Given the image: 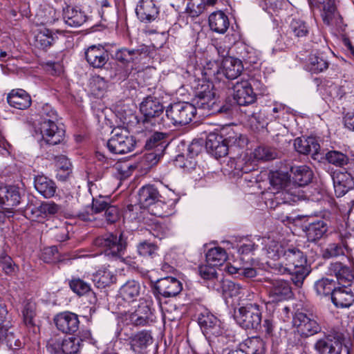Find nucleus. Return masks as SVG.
<instances>
[{
  "label": "nucleus",
  "mask_w": 354,
  "mask_h": 354,
  "mask_svg": "<svg viewBox=\"0 0 354 354\" xmlns=\"http://www.w3.org/2000/svg\"><path fill=\"white\" fill-rule=\"evenodd\" d=\"M92 281L98 288H104L115 283L116 275L108 267H102L93 274Z\"/></svg>",
  "instance_id": "nucleus-38"
},
{
  "label": "nucleus",
  "mask_w": 354,
  "mask_h": 354,
  "mask_svg": "<svg viewBox=\"0 0 354 354\" xmlns=\"http://www.w3.org/2000/svg\"><path fill=\"white\" fill-rule=\"evenodd\" d=\"M56 167L57 169V178L59 180H66L72 171L71 163L64 156L57 158Z\"/></svg>",
  "instance_id": "nucleus-55"
},
{
  "label": "nucleus",
  "mask_w": 354,
  "mask_h": 354,
  "mask_svg": "<svg viewBox=\"0 0 354 354\" xmlns=\"http://www.w3.org/2000/svg\"><path fill=\"white\" fill-rule=\"evenodd\" d=\"M333 179L337 197L343 196L354 186L353 178L350 174H339Z\"/></svg>",
  "instance_id": "nucleus-40"
},
{
  "label": "nucleus",
  "mask_w": 354,
  "mask_h": 354,
  "mask_svg": "<svg viewBox=\"0 0 354 354\" xmlns=\"http://www.w3.org/2000/svg\"><path fill=\"white\" fill-rule=\"evenodd\" d=\"M293 324L299 335L303 338H307L319 333L322 326L317 317L312 313L297 311L293 317Z\"/></svg>",
  "instance_id": "nucleus-7"
},
{
  "label": "nucleus",
  "mask_w": 354,
  "mask_h": 354,
  "mask_svg": "<svg viewBox=\"0 0 354 354\" xmlns=\"http://www.w3.org/2000/svg\"><path fill=\"white\" fill-rule=\"evenodd\" d=\"M265 351L264 342L259 337H252L245 339L239 344V348L227 354H264Z\"/></svg>",
  "instance_id": "nucleus-27"
},
{
  "label": "nucleus",
  "mask_w": 354,
  "mask_h": 354,
  "mask_svg": "<svg viewBox=\"0 0 354 354\" xmlns=\"http://www.w3.org/2000/svg\"><path fill=\"white\" fill-rule=\"evenodd\" d=\"M153 343V337L149 330H143L132 335L129 338L131 349L136 353H141Z\"/></svg>",
  "instance_id": "nucleus-30"
},
{
  "label": "nucleus",
  "mask_w": 354,
  "mask_h": 354,
  "mask_svg": "<svg viewBox=\"0 0 354 354\" xmlns=\"http://www.w3.org/2000/svg\"><path fill=\"white\" fill-rule=\"evenodd\" d=\"M262 311L257 304H248L239 309L237 319L245 329H258L261 326Z\"/></svg>",
  "instance_id": "nucleus-10"
},
{
  "label": "nucleus",
  "mask_w": 354,
  "mask_h": 354,
  "mask_svg": "<svg viewBox=\"0 0 354 354\" xmlns=\"http://www.w3.org/2000/svg\"><path fill=\"white\" fill-rule=\"evenodd\" d=\"M326 159L329 163L336 167H343L349 161V158L346 154L337 151H330L326 153Z\"/></svg>",
  "instance_id": "nucleus-62"
},
{
  "label": "nucleus",
  "mask_w": 354,
  "mask_h": 354,
  "mask_svg": "<svg viewBox=\"0 0 354 354\" xmlns=\"http://www.w3.org/2000/svg\"><path fill=\"white\" fill-rule=\"evenodd\" d=\"M232 248L236 249L241 256L253 254L258 245L249 236H237L232 239Z\"/></svg>",
  "instance_id": "nucleus-37"
},
{
  "label": "nucleus",
  "mask_w": 354,
  "mask_h": 354,
  "mask_svg": "<svg viewBox=\"0 0 354 354\" xmlns=\"http://www.w3.org/2000/svg\"><path fill=\"white\" fill-rule=\"evenodd\" d=\"M136 144V139L132 135L115 134L108 140L106 145L113 153H126L133 151Z\"/></svg>",
  "instance_id": "nucleus-16"
},
{
  "label": "nucleus",
  "mask_w": 354,
  "mask_h": 354,
  "mask_svg": "<svg viewBox=\"0 0 354 354\" xmlns=\"http://www.w3.org/2000/svg\"><path fill=\"white\" fill-rule=\"evenodd\" d=\"M270 267L279 274L292 275L293 283L300 287L310 270L307 264L306 255L298 248L290 247L286 249L281 261L268 263Z\"/></svg>",
  "instance_id": "nucleus-1"
},
{
  "label": "nucleus",
  "mask_w": 354,
  "mask_h": 354,
  "mask_svg": "<svg viewBox=\"0 0 354 354\" xmlns=\"http://www.w3.org/2000/svg\"><path fill=\"white\" fill-rule=\"evenodd\" d=\"M140 110L145 117L142 124L147 129L149 124L156 125L157 118L162 113L164 107L158 99L149 96L141 102Z\"/></svg>",
  "instance_id": "nucleus-14"
},
{
  "label": "nucleus",
  "mask_w": 354,
  "mask_h": 354,
  "mask_svg": "<svg viewBox=\"0 0 354 354\" xmlns=\"http://www.w3.org/2000/svg\"><path fill=\"white\" fill-rule=\"evenodd\" d=\"M183 290L182 283L175 277H166L158 279L154 286V294L164 297H171L178 295Z\"/></svg>",
  "instance_id": "nucleus-18"
},
{
  "label": "nucleus",
  "mask_w": 354,
  "mask_h": 354,
  "mask_svg": "<svg viewBox=\"0 0 354 354\" xmlns=\"http://www.w3.org/2000/svg\"><path fill=\"white\" fill-rule=\"evenodd\" d=\"M328 228V223L324 220L309 223L305 230L308 240L313 242L320 239L326 234Z\"/></svg>",
  "instance_id": "nucleus-41"
},
{
  "label": "nucleus",
  "mask_w": 354,
  "mask_h": 354,
  "mask_svg": "<svg viewBox=\"0 0 354 354\" xmlns=\"http://www.w3.org/2000/svg\"><path fill=\"white\" fill-rule=\"evenodd\" d=\"M239 55L245 64L253 66L259 61V54L253 47L242 44L240 47Z\"/></svg>",
  "instance_id": "nucleus-49"
},
{
  "label": "nucleus",
  "mask_w": 354,
  "mask_h": 354,
  "mask_svg": "<svg viewBox=\"0 0 354 354\" xmlns=\"http://www.w3.org/2000/svg\"><path fill=\"white\" fill-rule=\"evenodd\" d=\"M166 136L167 134H153L150 138L147 140L145 149L148 150L156 149V151H164L169 144L166 139Z\"/></svg>",
  "instance_id": "nucleus-50"
},
{
  "label": "nucleus",
  "mask_w": 354,
  "mask_h": 354,
  "mask_svg": "<svg viewBox=\"0 0 354 354\" xmlns=\"http://www.w3.org/2000/svg\"><path fill=\"white\" fill-rule=\"evenodd\" d=\"M71 290L78 296H83L91 291L90 283L77 277H73L68 281Z\"/></svg>",
  "instance_id": "nucleus-56"
},
{
  "label": "nucleus",
  "mask_w": 354,
  "mask_h": 354,
  "mask_svg": "<svg viewBox=\"0 0 354 354\" xmlns=\"http://www.w3.org/2000/svg\"><path fill=\"white\" fill-rule=\"evenodd\" d=\"M139 255L143 257L153 258L157 255L158 246L149 241H143L137 245Z\"/></svg>",
  "instance_id": "nucleus-61"
},
{
  "label": "nucleus",
  "mask_w": 354,
  "mask_h": 354,
  "mask_svg": "<svg viewBox=\"0 0 354 354\" xmlns=\"http://www.w3.org/2000/svg\"><path fill=\"white\" fill-rule=\"evenodd\" d=\"M221 70L227 79L234 80L239 77L243 72V64L240 59L232 57H225L222 62V67H217L216 73L213 71L215 78L218 79V75L220 74Z\"/></svg>",
  "instance_id": "nucleus-20"
},
{
  "label": "nucleus",
  "mask_w": 354,
  "mask_h": 354,
  "mask_svg": "<svg viewBox=\"0 0 354 354\" xmlns=\"http://www.w3.org/2000/svg\"><path fill=\"white\" fill-rule=\"evenodd\" d=\"M109 205L107 198L100 196L97 198H93L91 208L88 207V209L80 211L77 216L84 221H93L96 219L94 214L104 212Z\"/></svg>",
  "instance_id": "nucleus-29"
},
{
  "label": "nucleus",
  "mask_w": 354,
  "mask_h": 354,
  "mask_svg": "<svg viewBox=\"0 0 354 354\" xmlns=\"http://www.w3.org/2000/svg\"><path fill=\"white\" fill-rule=\"evenodd\" d=\"M227 259L225 250L221 247L209 249L206 254V261L212 266H222Z\"/></svg>",
  "instance_id": "nucleus-45"
},
{
  "label": "nucleus",
  "mask_w": 354,
  "mask_h": 354,
  "mask_svg": "<svg viewBox=\"0 0 354 354\" xmlns=\"http://www.w3.org/2000/svg\"><path fill=\"white\" fill-rule=\"evenodd\" d=\"M104 217L107 224L115 223L120 218V210L118 206L110 204L104 211Z\"/></svg>",
  "instance_id": "nucleus-64"
},
{
  "label": "nucleus",
  "mask_w": 354,
  "mask_h": 354,
  "mask_svg": "<svg viewBox=\"0 0 354 354\" xmlns=\"http://www.w3.org/2000/svg\"><path fill=\"white\" fill-rule=\"evenodd\" d=\"M53 321L57 328L66 334H74L80 328L78 315L70 311H64L57 314Z\"/></svg>",
  "instance_id": "nucleus-17"
},
{
  "label": "nucleus",
  "mask_w": 354,
  "mask_h": 354,
  "mask_svg": "<svg viewBox=\"0 0 354 354\" xmlns=\"http://www.w3.org/2000/svg\"><path fill=\"white\" fill-rule=\"evenodd\" d=\"M186 1L185 12L191 17L195 18L208 10L205 0H185Z\"/></svg>",
  "instance_id": "nucleus-51"
},
{
  "label": "nucleus",
  "mask_w": 354,
  "mask_h": 354,
  "mask_svg": "<svg viewBox=\"0 0 354 354\" xmlns=\"http://www.w3.org/2000/svg\"><path fill=\"white\" fill-rule=\"evenodd\" d=\"M192 104L197 109L205 111L203 114L212 115L216 113H228V106L221 105L215 99L213 86L209 84H198L192 99Z\"/></svg>",
  "instance_id": "nucleus-2"
},
{
  "label": "nucleus",
  "mask_w": 354,
  "mask_h": 354,
  "mask_svg": "<svg viewBox=\"0 0 354 354\" xmlns=\"http://www.w3.org/2000/svg\"><path fill=\"white\" fill-rule=\"evenodd\" d=\"M328 271L330 275L336 277L339 285H350V283L354 279L353 269L340 261L331 263Z\"/></svg>",
  "instance_id": "nucleus-25"
},
{
  "label": "nucleus",
  "mask_w": 354,
  "mask_h": 354,
  "mask_svg": "<svg viewBox=\"0 0 354 354\" xmlns=\"http://www.w3.org/2000/svg\"><path fill=\"white\" fill-rule=\"evenodd\" d=\"M98 4L100 6L99 13L104 21L114 18L117 13V8L113 0H99Z\"/></svg>",
  "instance_id": "nucleus-54"
},
{
  "label": "nucleus",
  "mask_w": 354,
  "mask_h": 354,
  "mask_svg": "<svg viewBox=\"0 0 354 354\" xmlns=\"http://www.w3.org/2000/svg\"><path fill=\"white\" fill-rule=\"evenodd\" d=\"M344 335L338 331H333L318 339L313 348L317 354H341Z\"/></svg>",
  "instance_id": "nucleus-8"
},
{
  "label": "nucleus",
  "mask_w": 354,
  "mask_h": 354,
  "mask_svg": "<svg viewBox=\"0 0 354 354\" xmlns=\"http://www.w3.org/2000/svg\"><path fill=\"white\" fill-rule=\"evenodd\" d=\"M8 103L12 107L24 110L31 105L30 95L23 89H14L7 96Z\"/></svg>",
  "instance_id": "nucleus-34"
},
{
  "label": "nucleus",
  "mask_w": 354,
  "mask_h": 354,
  "mask_svg": "<svg viewBox=\"0 0 354 354\" xmlns=\"http://www.w3.org/2000/svg\"><path fill=\"white\" fill-rule=\"evenodd\" d=\"M254 79L238 81L234 86V99L239 106L251 104L256 101V95L253 91Z\"/></svg>",
  "instance_id": "nucleus-15"
},
{
  "label": "nucleus",
  "mask_w": 354,
  "mask_h": 354,
  "mask_svg": "<svg viewBox=\"0 0 354 354\" xmlns=\"http://www.w3.org/2000/svg\"><path fill=\"white\" fill-rule=\"evenodd\" d=\"M36 190L46 198L54 196L57 186L54 181L45 176H37L34 180Z\"/></svg>",
  "instance_id": "nucleus-36"
},
{
  "label": "nucleus",
  "mask_w": 354,
  "mask_h": 354,
  "mask_svg": "<svg viewBox=\"0 0 354 354\" xmlns=\"http://www.w3.org/2000/svg\"><path fill=\"white\" fill-rule=\"evenodd\" d=\"M294 146L295 149L300 153L313 155L317 154L320 149V145L315 137L312 135L309 136H302L295 140Z\"/></svg>",
  "instance_id": "nucleus-31"
},
{
  "label": "nucleus",
  "mask_w": 354,
  "mask_h": 354,
  "mask_svg": "<svg viewBox=\"0 0 354 354\" xmlns=\"http://www.w3.org/2000/svg\"><path fill=\"white\" fill-rule=\"evenodd\" d=\"M82 340L80 338L64 337L62 354H77L80 348Z\"/></svg>",
  "instance_id": "nucleus-58"
},
{
  "label": "nucleus",
  "mask_w": 354,
  "mask_h": 354,
  "mask_svg": "<svg viewBox=\"0 0 354 354\" xmlns=\"http://www.w3.org/2000/svg\"><path fill=\"white\" fill-rule=\"evenodd\" d=\"M0 268L8 275L14 274L18 270L12 258L5 252L0 254Z\"/></svg>",
  "instance_id": "nucleus-63"
},
{
  "label": "nucleus",
  "mask_w": 354,
  "mask_h": 354,
  "mask_svg": "<svg viewBox=\"0 0 354 354\" xmlns=\"http://www.w3.org/2000/svg\"><path fill=\"white\" fill-rule=\"evenodd\" d=\"M196 113V106L187 102L171 104L166 109V115L174 126L189 124Z\"/></svg>",
  "instance_id": "nucleus-6"
},
{
  "label": "nucleus",
  "mask_w": 354,
  "mask_h": 354,
  "mask_svg": "<svg viewBox=\"0 0 354 354\" xmlns=\"http://www.w3.org/2000/svg\"><path fill=\"white\" fill-rule=\"evenodd\" d=\"M310 32V28L307 22L300 19H292L286 32L287 37L290 38V40L287 41L286 45L294 44L293 39L300 41L301 39L306 38Z\"/></svg>",
  "instance_id": "nucleus-23"
},
{
  "label": "nucleus",
  "mask_w": 354,
  "mask_h": 354,
  "mask_svg": "<svg viewBox=\"0 0 354 354\" xmlns=\"http://www.w3.org/2000/svg\"><path fill=\"white\" fill-rule=\"evenodd\" d=\"M290 178L288 174L275 171L270 176V183L275 189L282 190L291 183Z\"/></svg>",
  "instance_id": "nucleus-59"
},
{
  "label": "nucleus",
  "mask_w": 354,
  "mask_h": 354,
  "mask_svg": "<svg viewBox=\"0 0 354 354\" xmlns=\"http://www.w3.org/2000/svg\"><path fill=\"white\" fill-rule=\"evenodd\" d=\"M208 22L210 30L219 34H224L230 26L228 17L221 10L211 13Z\"/></svg>",
  "instance_id": "nucleus-35"
},
{
  "label": "nucleus",
  "mask_w": 354,
  "mask_h": 354,
  "mask_svg": "<svg viewBox=\"0 0 354 354\" xmlns=\"http://www.w3.org/2000/svg\"><path fill=\"white\" fill-rule=\"evenodd\" d=\"M140 285L135 280H129L123 284L118 292V297L127 302L136 300L140 292Z\"/></svg>",
  "instance_id": "nucleus-39"
},
{
  "label": "nucleus",
  "mask_w": 354,
  "mask_h": 354,
  "mask_svg": "<svg viewBox=\"0 0 354 354\" xmlns=\"http://www.w3.org/2000/svg\"><path fill=\"white\" fill-rule=\"evenodd\" d=\"M84 55L88 64L95 68H103L109 59V52L101 44L90 46Z\"/></svg>",
  "instance_id": "nucleus-19"
},
{
  "label": "nucleus",
  "mask_w": 354,
  "mask_h": 354,
  "mask_svg": "<svg viewBox=\"0 0 354 354\" xmlns=\"http://www.w3.org/2000/svg\"><path fill=\"white\" fill-rule=\"evenodd\" d=\"M329 66V62L322 53H314L309 55L306 68L312 73H319L326 71Z\"/></svg>",
  "instance_id": "nucleus-42"
},
{
  "label": "nucleus",
  "mask_w": 354,
  "mask_h": 354,
  "mask_svg": "<svg viewBox=\"0 0 354 354\" xmlns=\"http://www.w3.org/2000/svg\"><path fill=\"white\" fill-rule=\"evenodd\" d=\"M264 245L267 257L274 262L281 261V256L286 251L282 244L274 240L267 239L264 241Z\"/></svg>",
  "instance_id": "nucleus-44"
},
{
  "label": "nucleus",
  "mask_w": 354,
  "mask_h": 354,
  "mask_svg": "<svg viewBox=\"0 0 354 354\" xmlns=\"http://www.w3.org/2000/svg\"><path fill=\"white\" fill-rule=\"evenodd\" d=\"M63 19L71 27H80L88 19L85 11L80 6H67L63 10Z\"/></svg>",
  "instance_id": "nucleus-26"
},
{
  "label": "nucleus",
  "mask_w": 354,
  "mask_h": 354,
  "mask_svg": "<svg viewBox=\"0 0 354 354\" xmlns=\"http://www.w3.org/2000/svg\"><path fill=\"white\" fill-rule=\"evenodd\" d=\"M21 196L18 187L15 186L0 187V205H4L7 208L18 205Z\"/></svg>",
  "instance_id": "nucleus-33"
},
{
  "label": "nucleus",
  "mask_w": 354,
  "mask_h": 354,
  "mask_svg": "<svg viewBox=\"0 0 354 354\" xmlns=\"http://www.w3.org/2000/svg\"><path fill=\"white\" fill-rule=\"evenodd\" d=\"M297 184L291 182L281 192H277L275 196L276 205L274 206V201H271V208L279 211L284 209L288 204L296 203L305 198V194L302 189Z\"/></svg>",
  "instance_id": "nucleus-11"
},
{
  "label": "nucleus",
  "mask_w": 354,
  "mask_h": 354,
  "mask_svg": "<svg viewBox=\"0 0 354 354\" xmlns=\"http://www.w3.org/2000/svg\"><path fill=\"white\" fill-rule=\"evenodd\" d=\"M349 286L348 284L337 286L331 297L336 307L348 308L354 303V292Z\"/></svg>",
  "instance_id": "nucleus-28"
},
{
  "label": "nucleus",
  "mask_w": 354,
  "mask_h": 354,
  "mask_svg": "<svg viewBox=\"0 0 354 354\" xmlns=\"http://www.w3.org/2000/svg\"><path fill=\"white\" fill-rule=\"evenodd\" d=\"M64 337L59 333H53L46 340V348L50 354H62Z\"/></svg>",
  "instance_id": "nucleus-57"
},
{
  "label": "nucleus",
  "mask_w": 354,
  "mask_h": 354,
  "mask_svg": "<svg viewBox=\"0 0 354 354\" xmlns=\"http://www.w3.org/2000/svg\"><path fill=\"white\" fill-rule=\"evenodd\" d=\"M290 177L292 178V183L297 184L299 187H304L311 182L313 172L306 165L295 166L290 169Z\"/></svg>",
  "instance_id": "nucleus-32"
},
{
  "label": "nucleus",
  "mask_w": 354,
  "mask_h": 354,
  "mask_svg": "<svg viewBox=\"0 0 354 354\" xmlns=\"http://www.w3.org/2000/svg\"><path fill=\"white\" fill-rule=\"evenodd\" d=\"M198 323L207 338L219 337L224 333L221 322L207 308H201L198 315Z\"/></svg>",
  "instance_id": "nucleus-9"
},
{
  "label": "nucleus",
  "mask_w": 354,
  "mask_h": 354,
  "mask_svg": "<svg viewBox=\"0 0 354 354\" xmlns=\"http://www.w3.org/2000/svg\"><path fill=\"white\" fill-rule=\"evenodd\" d=\"M160 154L156 152H150L143 155L138 164L140 169L145 171H149L151 167L156 165L160 160Z\"/></svg>",
  "instance_id": "nucleus-60"
},
{
  "label": "nucleus",
  "mask_w": 354,
  "mask_h": 354,
  "mask_svg": "<svg viewBox=\"0 0 354 354\" xmlns=\"http://www.w3.org/2000/svg\"><path fill=\"white\" fill-rule=\"evenodd\" d=\"M205 147L216 158L224 157L228 153V145L222 134H208Z\"/></svg>",
  "instance_id": "nucleus-22"
},
{
  "label": "nucleus",
  "mask_w": 354,
  "mask_h": 354,
  "mask_svg": "<svg viewBox=\"0 0 354 354\" xmlns=\"http://www.w3.org/2000/svg\"><path fill=\"white\" fill-rule=\"evenodd\" d=\"M40 115V120L35 127V133H65V126L58 119L57 113L51 105L44 104Z\"/></svg>",
  "instance_id": "nucleus-5"
},
{
  "label": "nucleus",
  "mask_w": 354,
  "mask_h": 354,
  "mask_svg": "<svg viewBox=\"0 0 354 354\" xmlns=\"http://www.w3.org/2000/svg\"><path fill=\"white\" fill-rule=\"evenodd\" d=\"M59 207L53 202H43L39 206L31 209V213L35 218H45L58 212Z\"/></svg>",
  "instance_id": "nucleus-46"
},
{
  "label": "nucleus",
  "mask_w": 354,
  "mask_h": 354,
  "mask_svg": "<svg viewBox=\"0 0 354 354\" xmlns=\"http://www.w3.org/2000/svg\"><path fill=\"white\" fill-rule=\"evenodd\" d=\"M151 301L140 299L138 308L129 314L131 323L136 326H144L153 321V313L151 309Z\"/></svg>",
  "instance_id": "nucleus-21"
},
{
  "label": "nucleus",
  "mask_w": 354,
  "mask_h": 354,
  "mask_svg": "<svg viewBox=\"0 0 354 354\" xmlns=\"http://www.w3.org/2000/svg\"><path fill=\"white\" fill-rule=\"evenodd\" d=\"M349 250L348 245L346 241L341 243H331L323 250L322 256L324 259H330L344 254V251Z\"/></svg>",
  "instance_id": "nucleus-48"
},
{
  "label": "nucleus",
  "mask_w": 354,
  "mask_h": 354,
  "mask_svg": "<svg viewBox=\"0 0 354 354\" xmlns=\"http://www.w3.org/2000/svg\"><path fill=\"white\" fill-rule=\"evenodd\" d=\"M23 322L28 328L35 326L36 304L31 301H26L21 309Z\"/></svg>",
  "instance_id": "nucleus-47"
},
{
  "label": "nucleus",
  "mask_w": 354,
  "mask_h": 354,
  "mask_svg": "<svg viewBox=\"0 0 354 354\" xmlns=\"http://www.w3.org/2000/svg\"><path fill=\"white\" fill-rule=\"evenodd\" d=\"M93 245L107 256L119 257L126 249L127 241L122 232L119 236L113 233H107L95 238Z\"/></svg>",
  "instance_id": "nucleus-4"
},
{
  "label": "nucleus",
  "mask_w": 354,
  "mask_h": 354,
  "mask_svg": "<svg viewBox=\"0 0 354 354\" xmlns=\"http://www.w3.org/2000/svg\"><path fill=\"white\" fill-rule=\"evenodd\" d=\"M159 8L153 0H140L136 8L138 19L145 23L154 21L159 15Z\"/></svg>",
  "instance_id": "nucleus-24"
},
{
  "label": "nucleus",
  "mask_w": 354,
  "mask_h": 354,
  "mask_svg": "<svg viewBox=\"0 0 354 354\" xmlns=\"http://www.w3.org/2000/svg\"><path fill=\"white\" fill-rule=\"evenodd\" d=\"M138 200L141 205L149 208L152 214L158 217L167 216L171 214V205L162 200L158 189L152 185L141 187L138 192Z\"/></svg>",
  "instance_id": "nucleus-3"
},
{
  "label": "nucleus",
  "mask_w": 354,
  "mask_h": 354,
  "mask_svg": "<svg viewBox=\"0 0 354 354\" xmlns=\"http://www.w3.org/2000/svg\"><path fill=\"white\" fill-rule=\"evenodd\" d=\"M336 281L332 279L322 278L315 284V289L317 295L320 296H327L333 294L336 289Z\"/></svg>",
  "instance_id": "nucleus-52"
},
{
  "label": "nucleus",
  "mask_w": 354,
  "mask_h": 354,
  "mask_svg": "<svg viewBox=\"0 0 354 354\" xmlns=\"http://www.w3.org/2000/svg\"><path fill=\"white\" fill-rule=\"evenodd\" d=\"M265 282L270 302L277 303L292 297V288L288 281L281 279H266Z\"/></svg>",
  "instance_id": "nucleus-13"
},
{
  "label": "nucleus",
  "mask_w": 354,
  "mask_h": 354,
  "mask_svg": "<svg viewBox=\"0 0 354 354\" xmlns=\"http://www.w3.org/2000/svg\"><path fill=\"white\" fill-rule=\"evenodd\" d=\"M55 38L53 32L49 29L41 30L35 37V45L37 47L46 50L50 47L55 41Z\"/></svg>",
  "instance_id": "nucleus-53"
},
{
  "label": "nucleus",
  "mask_w": 354,
  "mask_h": 354,
  "mask_svg": "<svg viewBox=\"0 0 354 354\" xmlns=\"http://www.w3.org/2000/svg\"><path fill=\"white\" fill-rule=\"evenodd\" d=\"M149 54L150 48L147 45L142 44L136 48H119L115 51L113 58L124 65L138 64L149 58Z\"/></svg>",
  "instance_id": "nucleus-12"
},
{
  "label": "nucleus",
  "mask_w": 354,
  "mask_h": 354,
  "mask_svg": "<svg viewBox=\"0 0 354 354\" xmlns=\"http://www.w3.org/2000/svg\"><path fill=\"white\" fill-rule=\"evenodd\" d=\"M212 288L228 297H236L241 293L242 290L239 284L227 279L219 281L218 284L214 283Z\"/></svg>",
  "instance_id": "nucleus-43"
}]
</instances>
